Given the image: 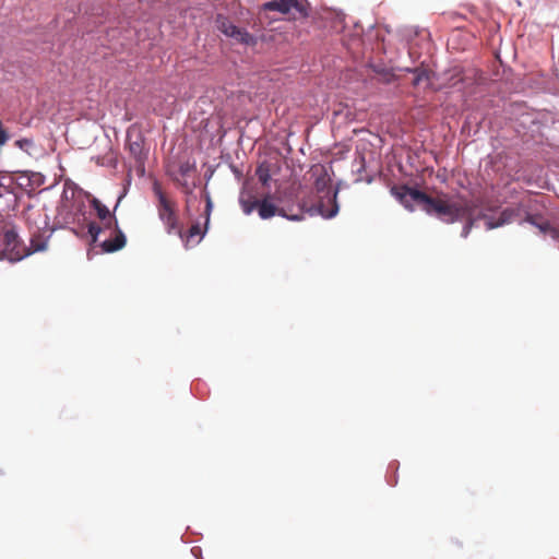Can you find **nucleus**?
<instances>
[{
	"instance_id": "nucleus-10",
	"label": "nucleus",
	"mask_w": 559,
	"mask_h": 559,
	"mask_svg": "<svg viewBox=\"0 0 559 559\" xmlns=\"http://www.w3.org/2000/svg\"><path fill=\"white\" fill-rule=\"evenodd\" d=\"M90 203L96 211L97 217L103 222L102 228H111V225L118 223L116 216L97 198H91Z\"/></svg>"
},
{
	"instance_id": "nucleus-20",
	"label": "nucleus",
	"mask_w": 559,
	"mask_h": 559,
	"mask_svg": "<svg viewBox=\"0 0 559 559\" xmlns=\"http://www.w3.org/2000/svg\"><path fill=\"white\" fill-rule=\"evenodd\" d=\"M15 145L22 150H25L26 147L32 145V141L28 139H21L15 142Z\"/></svg>"
},
{
	"instance_id": "nucleus-11",
	"label": "nucleus",
	"mask_w": 559,
	"mask_h": 559,
	"mask_svg": "<svg viewBox=\"0 0 559 559\" xmlns=\"http://www.w3.org/2000/svg\"><path fill=\"white\" fill-rule=\"evenodd\" d=\"M520 210L514 207L504 209L498 219H493L491 217H486V228L493 229L506 224L512 223L516 216H519Z\"/></svg>"
},
{
	"instance_id": "nucleus-9",
	"label": "nucleus",
	"mask_w": 559,
	"mask_h": 559,
	"mask_svg": "<svg viewBox=\"0 0 559 559\" xmlns=\"http://www.w3.org/2000/svg\"><path fill=\"white\" fill-rule=\"evenodd\" d=\"M258 214L262 219H269L275 215L286 217L290 221H300L304 217L301 211L298 214H287L284 209L277 207L275 204H273L270 201L269 197L264 198L263 200H260Z\"/></svg>"
},
{
	"instance_id": "nucleus-8",
	"label": "nucleus",
	"mask_w": 559,
	"mask_h": 559,
	"mask_svg": "<svg viewBox=\"0 0 559 559\" xmlns=\"http://www.w3.org/2000/svg\"><path fill=\"white\" fill-rule=\"evenodd\" d=\"M212 211V203L211 200L207 199L206 206H205V224L204 229H201V226L199 223L192 224L191 227L185 233L183 226L181 225V235H177L185 243L186 248H190L192 246L198 245L202 238L204 237L209 223H210V215Z\"/></svg>"
},
{
	"instance_id": "nucleus-13",
	"label": "nucleus",
	"mask_w": 559,
	"mask_h": 559,
	"mask_svg": "<svg viewBox=\"0 0 559 559\" xmlns=\"http://www.w3.org/2000/svg\"><path fill=\"white\" fill-rule=\"evenodd\" d=\"M260 200H258L250 192H241L239 197V204L241 206L242 212L246 215H250L254 210H258Z\"/></svg>"
},
{
	"instance_id": "nucleus-17",
	"label": "nucleus",
	"mask_w": 559,
	"mask_h": 559,
	"mask_svg": "<svg viewBox=\"0 0 559 559\" xmlns=\"http://www.w3.org/2000/svg\"><path fill=\"white\" fill-rule=\"evenodd\" d=\"M330 185V178L326 176V174L321 175L317 178L314 182V188L318 192H323L325 189L329 188Z\"/></svg>"
},
{
	"instance_id": "nucleus-21",
	"label": "nucleus",
	"mask_w": 559,
	"mask_h": 559,
	"mask_svg": "<svg viewBox=\"0 0 559 559\" xmlns=\"http://www.w3.org/2000/svg\"><path fill=\"white\" fill-rule=\"evenodd\" d=\"M191 165L186 163L180 166V173L181 175L186 176L191 170Z\"/></svg>"
},
{
	"instance_id": "nucleus-5",
	"label": "nucleus",
	"mask_w": 559,
	"mask_h": 559,
	"mask_svg": "<svg viewBox=\"0 0 559 559\" xmlns=\"http://www.w3.org/2000/svg\"><path fill=\"white\" fill-rule=\"evenodd\" d=\"M391 193L409 211H413L415 205L425 211L430 199L427 193L405 185L393 187Z\"/></svg>"
},
{
	"instance_id": "nucleus-7",
	"label": "nucleus",
	"mask_w": 559,
	"mask_h": 559,
	"mask_svg": "<svg viewBox=\"0 0 559 559\" xmlns=\"http://www.w3.org/2000/svg\"><path fill=\"white\" fill-rule=\"evenodd\" d=\"M215 25L221 33L237 43L247 45L253 43V37L245 28L236 26L228 17L222 14L216 16Z\"/></svg>"
},
{
	"instance_id": "nucleus-15",
	"label": "nucleus",
	"mask_w": 559,
	"mask_h": 559,
	"mask_svg": "<svg viewBox=\"0 0 559 559\" xmlns=\"http://www.w3.org/2000/svg\"><path fill=\"white\" fill-rule=\"evenodd\" d=\"M46 247H47L46 240L41 239L40 236H34L31 239V248L27 249L25 247L26 252H28L26 255L31 254L32 252L45 250Z\"/></svg>"
},
{
	"instance_id": "nucleus-18",
	"label": "nucleus",
	"mask_w": 559,
	"mask_h": 559,
	"mask_svg": "<svg viewBox=\"0 0 559 559\" xmlns=\"http://www.w3.org/2000/svg\"><path fill=\"white\" fill-rule=\"evenodd\" d=\"M129 148H130V152L131 154L139 158L142 154V143L141 141H134V142H130L129 143Z\"/></svg>"
},
{
	"instance_id": "nucleus-19",
	"label": "nucleus",
	"mask_w": 559,
	"mask_h": 559,
	"mask_svg": "<svg viewBox=\"0 0 559 559\" xmlns=\"http://www.w3.org/2000/svg\"><path fill=\"white\" fill-rule=\"evenodd\" d=\"M476 216H475V212L473 213L472 217L471 218H463L464 221H466V224L464 225L463 227V230H462V236L463 237H467L473 225H474V222L476 221Z\"/></svg>"
},
{
	"instance_id": "nucleus-4",
	"label": "nucleus",
	"mask_w": 559,
	"mask_h": 559,
	"mask_svg": "<svg viewBox=\"0 0 559 559\" xmlns=\"http://www.w3.org/2000/svg\"><path fill=\"white\" fill-rule=\"evenodd\" d=\"M27 253L13 228L0 231V260L7 259L15 262L22 260Z\"/></svg>"
},
{
	"instance_id": "nucleus-14",
	"label": "nucleus",
	"mask_w": 559,
	"mask_h": 559,
	"mask_svg": "<svg viewBox=\"0 0 559 559\" xmlns=\"http://www.w3.org/2000/svg\"><path fill=\"white\" fill-rule=\"evenodd\" d=\"M407 71L412 72L415 76L413 80V85L415 87H419L421 84H425V86H429L430 84V72L425 68H415V69H407Z\"/></svg>"
},
{
	"instance_id": "nucleus-3",
	"label": "nucleus",
	"mask_w": 559,
	"mask_h": 559,
	"mask_svg": "<svg viewBox=\"0 0 559 559\" xmlns=\"http://www.w3.org/2000/svg\"><path fill=\"white\" fill-rule=\"evenodd\" d=\"M105 233H108V237L100 243L104 252H116L126 246L127 238L123 231L118 227V223L111 225V228H102L100 225L94 222L88 224V234L93 242H97L98 236Z\"/></svg>"
},
{
	"instance_id": "nucleus-6",
	"label": "nucleus",
	"mask_w": 559,
	"mask_h": 559,
	"mask_svg": "<svg viewBox=\"0 0 559 559\" xmlns=\"http://www.w3.org/2000/svg\"><path fill=\"white\" fill-rule=\"evenodd\" d=\"M264 11H276L282 14H292L294 19L306 17L308 12L299 0H271L263 3Z\"/></svg>"
},
{
	"instance_id": "nucleus-1",
	"label": "nucleus",
	"mask_w": 559,
	"mask_h": 559,
	"mask_svg": "<svg viewBox=\"0 0 559 559\" xmlns=\"http://www.w3.org/2000/svg\"><path fill=\"white\" fill-rule=\"evenodd\" d=\"M477 204L473 200L459 198L454 201H449L447 194L441 193L438 198L430 197L425 212L430 215H436L444 223H454L463 221V218H471Z\"/></svg>"
},
{
	"instance_id": "nucleus-12",
	"label": "nucleus",
	"mask_w": 559,
	"mask_h": 559,
	"mask_svg": "<svg viewBox=\"0 0 559 559\" xmlns=\"http://www.w3.org/2000/svg\"><path fill=\"white\" fill-rule=\"evenodd\" d=\"M330 194V191H328ZM337 190H334L332 195L328 198V204L324 201H321L319 204V212L325 218L334 217L338 212V204L336 202Z\"/></svg>"
},
{
	"instance_id": "nucleus-16",
	"label": "nucleus",
	"mask_w": 559,
	"mask_h": 559,
	"mask_svg": "<svg viewBox=\"0 0 559 559\" xmlns=\"http://www.w3.org/2000/svg\"><path fill=\"white\" fill-rule=\"evenodd\" d=\"M255 175L263 186H266L271 179L270 168L266 165H260L255 170Z\"/></svg>"
},
{
	"instance_id": "nucleus-2",
	"label": "nucleus",
	"mask_w": 559,
	"mask_h": 559,
	"mask_svg": "<svg viewBox=\"0 0 559 559\" xmlns=\"http://www.w3.org/2000/svg\"><path fill=\"white\" fill-rule=\"evenodd\" d=\"M153 191L157 199V215L164 225L165 231L168 235H181V222L177 202L165 193L158 183H154Z\"/></svg>"
}]
</instances>
